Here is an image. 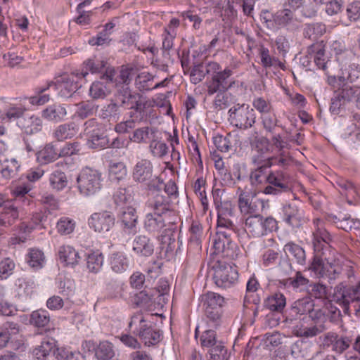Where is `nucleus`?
Returning <instances> with one entry per match:
<instances>
[{
	"label": "nucleus",
	"mask_w": 360,
	"mask_h": 360,
	"mask_svg": "<svg viewBox=\"0 0 360 360\" xmlns=\"http://www.w3.org/2000/svg\"><path fill=\"white\" fill-rule=\"evenodd\" d=\"M316 226L313 232V247L315 255L309 269L320 277H327L329 280H335L343 272L347 271V276L352 274V267L345 264L343 258L333 259L330 255L333 250L330 243L333 238L329 232L323 227L320 219L314 220Z\"/></svg>",
	"instance_id": "obj_1"
},
{
	"label": "nucleus",
	"mask_w": 360,
	"mask_h": 360,
	"mask_svg": "<svg viewBox=\"0 0 360 360\" xmlns=\"http://www.w3.org/2000/svg\"><path fill=\"white\" fill-rule=\"evenodd\" d=\"M231 75V70L225 69L224 72L216 75L212 80L207 82L208 94H217L214 101L216 109L226 108L236 101V96L233 95L231 91L236 87L238 88L239 84L235 80L229 79Z\"/></svg>",
	"instance_id": "obj_2"
},
{
	"label": "nucleus",
	"mask_w": 360,
	"mask_h": 360,
	"mask_svg": "<svg viewBox=\"0 0 360 360\" xmlns=\"http://www.w3.org/2000/svg\"><path fill=\"white\" fill-rule=\"evenodd\" d=\"M150 314L139 311L133 314L129 323V328L148 347L155 345L162 338L161 331L153 326Z\"/></svg>",
	"instance_id": "obj_3"
},
{
	"label": "nucleus",
	"mask_w": 360,
	"mask_h": 360,
	"mask_svg": "<svg viewBox=\"0 0 360 360\" xmlns=\"http://www.w3.org/2000/svg\"><path fill=\"white\" fill-rule=\"evenodd\" d=\"M116 101L121 108L131 110L130 117H135L139 121L146 118L148 109L150 107V103L146 97L127 89L121 90L116 95Z\"/></svg>",
	"instance_id": "obj_4"
},
{
	"label": "nucleus",
	"mask_w": 360,
	"mask_h": 360,
	"mask_svg": "<svg viewBox=\"0 0 360 360\" xmlns=\"http://www.w3.org/2000/svg\"><path fill=\"white\" fill-rule=\"evenodd\" d=\"M207 276H212L218 287L227 288L237 283L238 273L236 266L217 259L208 263Z\"/></svg>",
	"instance_id": "obj_5"
},
{
	"label": "nucleus",
	"mask_w": 360,
	"mask_h": 360,
	"mask_svg": "<svg viewBox=\"0 0 360 360\" xmlns=\"http://www.w3.org/2000/svg\"><path fill=\"white\" fill-rule=\"evenodd\" d=\"M158 184L155 182L148 184L149 193L147 201L148 207L153 210L152 213H158L162 216L174 217V212L171 208L169 197L162 195L161 186L163 184L160 179H156Z\"/></svg>",
	"instance_id": "obj_6"
},
{
	"label": "nucleus",
	"mask_w": 360,
	"mask_h": 360,
	"mask_svg": "<svg viewBox=\"0 0 360 360\" xmlns=\"http://www.w3.org/2000/svg\"><path fill=\"white\" fill-rule=\"evenodd\" d=\"M277 228V221L271 217L264 218L260 214H254L245 219L244 229L248 235L254 238L266 235Z\"/></svg>",
	"instance_id": "obj_7"
},
{
	"label": "nucleus",
	"mask_w": 360,
	"mask_h": 360,
	"mask_svg": "<svg viewBox=\"0 0 360 360\" xmlns=\"http://www.w3.org/2000/svg\"><path fill=\"white\" fill-rule=\"evenodd\" d=\"M52 352L58 360H86L85 356L78 351L57 349L56 353L55 345L52 340L42 341L41 345L34 349L33 354L35 360H46Z\"/></svg>",
	"instance_id": "obj_8"
},
{
	"label": "nucleus",
	"mask_w": 360,
	"mask_h": 360,
	"mask_svg": "<svg viewBox=\"0 0 360 360\" xmlns=\"http://www.w3.org/2000/svg\"><path fill=\"white\" fill-rule=\"evenodd\" d=\"M102 173L91 167H85L77 179L81 194L89 196L95 194L101 188Z\"/></svg>",
	"instance_id": "obj_9"
},
{
	"label": "nucleus",
	"mask_w": 360,
	"mask_h": 360,
	"mask_svg": "<svg viewBox=\"0 0 360 360\" xmlns=\"http://www.w3.org/2000/svg\"><path fill=\"white\" fill-rule=\"evenodd\" d=\"M267 185L264 193L277 195L291 190L290 178L284 170L269 171Z\"/></svg>",
	"instance_id": "obj_10"
},
{
	"label": "nucleus",
	"mask_w": 360,
	"mask_h": 360,
	"mask_svg": "<svg viewBox=\"0 0 360 360\" xmlns=\"http://www.w3.org/2000/svg\"><path fill=\"white\" fill-rule=\"evenodd\" d=\"M229 112L231 123L238 128L248 129L255 122V110L247 105L234 106L229 110Z\"/></svg>",
	"instance_id": "obj_11"
},
{
	"label": "nucleus",
	"mask_w": 360,
	"mask_h": 360,
	"mask_svg": "<svg viewBox=\"0 0 360 360\" xmlns=\"http://www.w3.org/2000/svg\"><path fill=\"white\" fill-rule=\"evenodd\" d=\"M77 70L71 74H64L58 77L55 82L51 81L52 87L58 91V95L63 98H69L79 88L78 80L81 79Z\"/></svg>",
	"instance_id": "obj_12"
},
{
	"label": "nucleus",
	"mask_w": 360,
	"mask_h": 360,
	"mask_svg": "<svg viewBox=\"0 0 360 360\" xmlns=\"http://www.w3.org/2000/svg\"><path fill=\"white\" fill-rule=\"evenodd\" d=\"M173 217L162 216L158 213H148L144 220V229L152 234H158L162 231H170L171 226L174 223Z\"/></svg>",
	"instance_id": "obj_13"
},
{
	"label": "nucleus",
	"mask_w": 360,
	"mask_h": 360,
	"mask_svg": "<svg viewBox=\"0 0 360 360\" xmlns=\"http://www.w3.org/2000/svg\"><path fill=\"white\" fill-rule=\"evenodd\" d=\"M328 83L335 89V92L346 103L350 102L354 97L357 98L359 87L349 84L346 82L345 75L338 77H328Z\"/></svg>",
	"instance_id": "obj_14"
},
{
	"label": "nucleus",
	"mask_w": 360,
	"mask_h": 360,
	"mask_svg": "<svg viewBox=\"0 0 360 360\" xmlns=\"http://www.w3.org/2000/svg\"><path fill=\"white\" fill-rule=\"evenodd\" d=\"M282 212L283 221L292 229H298L307 221L304 210L296 202L283 205Z\"/></svg>",
	"instance_id": "obj_15"
},
{
	"label": "nucleus",
	"mask_w": 360,
	"mask_h": 360,
	"mask_svg": "<svg viewBox=\"0 0 360 360\" xmlns=\"http://www.w3.org/2000/svg\"><path fill=\"white\" fill-rule=\"evenodd\" d=\"M224 302V297L216 292H208L205 295L204 312L207 318L212 321L214 325H217V322L220 319L221 308Z\"/></svg>",
	"instance_id": "obj_16"
},
{
	"label": "nucleus",
	"mask_w": 360,
	"mask_h": 360,
	"mask_svg": "<svg viewBox=\"0 0 360 360\" xmlns=\"http://www.w3.org/2000/svg\"><path fill=\"white\" fill-rule=\"evenodd\" d=\"M224 351V347L221 342L217 340L214 330L204 332V352H206L207 360H221Z\"/></svg>",
	"instance_id": "obj_17"
},
{
	"label": "nucleus",
	"mask_w": 360,
	"mask_h": 360,
	"mask_svg": "<svg viewBox=\"0 0 360 360\" xmlns=\"http://www.w3.org/2000/svg\"><path fill=\"white\" fill-rule=\"evenodd\" d=\"M115 221L114 214L108 211L94 212L88 219L89 227L99 233L110 231L115 225Z\"/></svg>",
	"instance_id": "obj_18"
},
{
	"label": "nucleus",
	"mask_w": 360,
	"mask_h": 360,
	"mask_svg": "<svg viewBox=\"0 0 360 360\" xmlns=\"http://www.w3.org/2000/svg\"><path fill=\"white\" fill-rule=\"evenodd\" d=\"M275 31L281 28L294 31L299 27L300 21L292 10L283 6V8L276 12L274 19Z\"/></svg>",
	"instance_id": "obj_19"
},
{
	"label": "nucleus",
	"mask_w": 360,
	"mask_h": 360,
	"mask_svg": "<svg viewBox=\"0 0 360 360\" xmlns=\"http://www.w3.org/2000/svg\"><path fill=\"white\" fill-rule=\"evenodd\" d=\"M137 220L138 216L134 207L131 205L121 207L118 214V221L124 233L129 235L136 233Z\"/></svg>",
	"instance_id": "obj_20"
},
{
	"label": "nucleus",
	"mask_w": 360,
	"mask_h": 360,
	"mask_svg": "<svg viewBox=\"0 0 360 360\" xmlns=\"http://www.w3.org/2000/svg\"><path fill=\"white\" fill-rule=\"evenodd\" d=\"M238 198V205L240 212L244 214H259V210L264 207V202L262 200L254 197L250 198V193L243 191L240 188Z\"/></svg>",
	"instance_id": "obj_21"
},
{
	"label": "nucleus",
	"mask_w": 360,
	"mask_h": 360,
	"mask_svg": "<svg viewBox=\"0 0 360 360\" xmlns=\"http://www.w3.org/2000/svg\"><path fill=\"white\" fill-rule=\"evenodd\" d=\"M271 166L272 163L270 160H264L262 165H259L256 169H252L250 174V184L255 187L258 191L263 193L269 179V171L268 169Z\"/></svg>",
	"instance_id": "obj_22"
},
{
	"label": "nucleus",
	"mask_w": 360,
	"mask_h": 360,
	"mask_svg": "<svg viewBox=\"0 0 360 360\" xmlns=\"http://www.w3.org/2000/svg\"><path fill=\"white\" fill-rule=\"evenodd\" d=\"M18 216L17 207L8 202L4 195L0 193V226H10Z\"/></svg>",
	"instance_id": "obj_23"
},
{
	"label": "nucleus",
	"mask_w": 360,
	"mask_h": 360,
	"mask_svg": "<svg viewBox=\"0 0 360 360\" xmlns=\"http://www.w3.org/2000/svg\"><path fill=\"white\" fill-rule=\"evenodd\" d=\"M153 172L152 162L149 160L141 159L134 167L132 177L136 182L143 183L152 179Z\"/></svg>",
	"instance_id": "obj_24"
},
{
	"label": "nucleus",
	"mask_w": 360,
	"mask_h": 360,
	"mask_svg": "<svg viewBox=\"0 0 360 360\" xmlns=\"http://www.w3.org/2000/svg\"><path fill=\"white\" fill-rule=\"evenodd\" d=\"M105 65L106 62L102 57L94 56L84 61L82 69L77 70V74L82 78H85L89 72H102L105 69Z\"/></svg>",
	"instance_id": "obj_25"
},
{
	"label": "nucleus",
	"mask_w": 360,
	"mask_h": 360,
	"mask_svg": "<svg viewBox=\"0 0 360 360\" xmlns=\"http://www.w3.org/2000/svg\"><path fill=\"white\" fill-rule=\"evenodd\" d=\"M334 295L338 301H341L345 307V312L347 313L349 310V304L351 302H359L360 297L357 296L354 286L347 287L342 283L335 286Z\"/></svg>",
	"instance_id": "obj_26"
},
{
	"label": "nucleus",
	"mask_w": 360,
	"mask_h": 360,
	"mask_svg": "<svg viewBox=\"0 0 360 360\" xmlns=\"http://www.w3.org/2000/svg\"><path fill=\"white\" fill-rule=\"evenodd\" d=\"M309 53L314 55V60L316 66L324 71L327 70L330 62L326 54V44L323 41H319L309 47Z\"/></svg>",
	"instance_id": "obj_27"
},
{
	"label": "nucleus",
	"mask_w": 360,
	"mask_h": 360,
	"mask_svg": "<svg viewBox=\"0 0 360 360\" xmlns=\"http://www.w3.org/2000/svg\"><path fill=\"white\" fill-rule=\"evenodd\" d=\"M66 108L61 104L50 105L41 111V117L49 122L58 123L65 120Z\"/></svg>",
	"instance_id": "obj_28"
},
{
	"label": "nucleus",
	"mask_w": 360,
	"mask_h": 360,
	"mask_svg": "<svg viewBox=\"0 0 360 360\" xmlns=\"http://www.w3.org/2000/svg\"><path fill=\"white\" fill-rule=\"evenodd\" d=\"M18 127L27 134H33L41 131L42 121L34 115H25L18 122Z\"/></svg>",
	"instance_id": "obj_29"
},
{
	"label": "nucleus",
	"mask_w": 360,
	"mask_h": 360,
	"mask_svg": "<svg viewBox=\"0 0 360 360\" xmlns=\"http://www.w3.org/2000/svg\"><path fill=\"white\" fill-rule=\"evenodd\" d=\"M78 130V127L74 122L61 124L53 129V137L58 141H63L75 136Z\"/></svg>",
	"instance_id": "obj_30"
},
{
	"label": "nucleus",
	"mask_w": 360,
	"mask_h": 360,
	"mask_svg": "<svg viewBox=\"0 0 360 360\" xmlns=\"http://www.w3.org/2000/svg\"><path fill=\"white\" fill-rule=\"evenodd\" d=\"M283 251L290 261L302 266L306 264L305 251L300 245L288 242L284 245Z\"/></svg>",
	"instance_id": "obj_31"
},
{
	"label": "nucleus",
	"mask_w": 360,
	"mask_h": 360,
	"mask_svg": "<svg viewBox=\"0 0 360 360\" xmlns=\"http://www.w3.org/2000/svg\"><path fill=\"white\" fill-rule=\"evenodd\" d=\"M47 215L41 212H37L32 214L28 223L22 222L20 226V231L24 233H30L35 229H44V223L46 221Z\"/></svg>",
	"instance_id": "obj_32"
},
{
	"label": "nucleus",
	"mask_w": 360,
	"mask_h": 360,
	"mask_svg": "<svg viewBox=\"0 0 360 360\" xmlns=\"http://www.w3.org/2000/svg\"><path fill=\"white\" fill-rule=\"evenodd\" d=\"M58 256L61 262L65 266H75L78 264L81 257L74 248L70 245H62L58 250Z\"/></svg>",
	"instance_id": "obj_33"
},
{
	"label": "nucleus",
	"mask_w": 360,
	"mask_h": 360,
	"mask_svg": "<svg viewBox=\"0 0 360 360\" xmlns=\"http://www.w3.org/2000/svg\"><path fill=\"white\" fill-rule=\"evenodd\" d=\"M58 158H59L58 150L52 143L46 144L37 153V160L41 165L49 164Z\"/></svg>",
	"instance_id": "obj_34"
},
{
	"label": "nucleus",
	"mask_w": 360,
	"mask_h": 360,
	"mask_svg": "<svg viewBox=\"0 0 360 360\" xmlns=\"http://www.w3.org/2000/svg\"><path fill=\"white\" fill-rule=\"evenodd\" d=\"M133 250L139 255L148 257L153 252V245L148 237L139 236L134 240Z\"/></svg>",
	"instance_id": "obj_35"
},
{
	"label": "nucleus",
	"mask_w": 360,
	"mask_h": 360,
	"mask_svg": "<svg viewBox=\"0 0 360 360\" xmlns=\"http://www.w3.org/2000/svg\"><path fill=\"white\" fill-rule=\"evenodd\" d=\"M103 255L98 250L90 251L86 254V268L89 272L97 274L103 265Z\"/></svg>",
	"instance_id": "obj_36"
},
{
	"label": "nucleus",
	"mask_w": 360,
	"mask_h": 360,
	"mask_svg": "<svg viewBox=\"0 0 360 360\" xmlns=\"http://www.w3.org/2000/svg\"><path fill=\"white\" fill-rule=\"evenodd\" d=\"M286 305V299L281 292L269 295L264 301V306L271 311L282 312Z\"/></svg>",
	"instance_id": "obj_37"
},
{
	"label": "nucleus",
	"mask_w": 360,
	"mask_h": 360,
	"mask_svg": "<svg viewBox=\"0 0 360 360\" xmlns=\"http://www.w3.org/2000/svg\"><path fill=\"white\" fill-rule=\"evenodd\" d=\"M122 113V108L119 103L111 101L110 103L103 106L100 111V117L103 119L117 121Z\"/></svg>",
	"instance_id": "obj_38"
},
{
	"label": "nucleus",
	"mask_w": 360,
	"mask_h": 360,
	"mask_svg": "<svg viewBox=\"0 0 360 360\" xmlns=\"http://www.w3.org/2000/svg\"><path fill=\"white\" fill-rule=\"evenodd\" d=\"M127 169L122 162L111 161L108 166V176L112 181L119 182L127 176Z\"/></svg>",
	"instance_id": "obj_39"
},
{
	"label": "nucleus",
	"mask_w": 360,
	"mask_h": 360,
	"mask_svg": "<svg viewBox=\"0 0 360 360\" xmlns=\"http://www.w3.org/2000/svg\"><path fill=\"white\" fill-rule=\"evenodd\" d=\"M314 307V302L309 297H304L295 301L291 308L290 316L304 315L309 314Z\"/></svg>",
	"instance_id": "obj_40"
},
{
	"label": "nucleus",
	"mask_w": 360,
	"mask_h": 360,
	"mask_svg": "<svg viewBox=\"0 0 360 360\" xmlns=\"http://www.w3.org/2000/svg\"><path fill=\"white\" fill-rule=\"evenodd\" d=\"M110 264L114 272L120 274L125 271L128 268L129 260L124 253L115 252L111 255Z\"/></svg>",
	"instance_id": "obj_41"
},
{
	"label": "nucleus",
	"mask_w": 360,
	"mask_h": 360,
	"mask_svg": "<svg viewBox=\"0 0 360 360\" xmlns=\"http://www.w3.org/2000/svg\"><path fill=\"white\" fill-rule=\"evenodd\" d=\"M231 236L224 237L222 234H219V231H217L216 235L213 236L212 239V247L210 250H213V252L211 255H218L219 253H224L226 251V245L231 244Z\"/></svg>",
	"instance_id": "obj_42"
},
{
	"label": "nucleus",
	"mask_w": 360,
	"mask_h": 360,
	"mask_svg": "<svg viewBox=\"0 0 360 360\" xmlns=\"http://www.w3.org/2000/svg\"><path fill=\"white\" fill-rule=\"evenodd\" d=\"M52 83L48 82L46 85L36 89V95L30 98V103L32 105H41L48 103L50 100V95L46 91L52 87Z\"/></svg>",
	"instance_id": "obj_43"
},
{
	"label": "nucleus",
	"mask_w": 360,
	"mask_h": 360,
	"mask_svg": "<svg viewBox=\"0 0 360 360\" xmlns=\"http://www.w3.org/2000/svg\"><path fill=\"white\" fill-rule=\"evenodd\" d=\"M30 191V186L23 184L15 187L12 191V194L15 197V202H21L24 205H29L32 200V196L28 194Z\"/></svg>",
	"instance_id": "obj_44"
},
{
	"label": "nucleus",
	"mask_w": 360,
	"mask_h": 360,
	"mask_svg": "<svg viewBox=\"0 0 360 360\" xmlns=\"http://www.w3.org/2000/svg\"><path fill=\"white\" fill-rule=\"evenodd\" d=\"M49 181L51 187L57 191L63 190L68 185L66 174L59 170L53 172L49 176Z\"/></svg>",
	"instance_id": "obj_45"
},
{
	"label": "nucleus",
	"mask_w": 360,
	"mask_h": 360,
	"mask_svg": "<svg viewBox=\"0 0 360 360\" xmlns=\"http://www.w3.org/2000/svg\"><path fill=\"white\" fill-rule=\"evenodd\" d=\"M236 226L229 219L223 217L222 214L218 212L217 214V231L223 236H231L235 232Z\"/></svg>",
	"instance_id": "obj_46"
},
{
	"label": "nucleus",
	"mask_w": 360,
	"mask_h": 360,
	"mask_svg": "<svg viewBox=\"0 0 360 360\" xmlns=\"http://www.w3.org/2000/svg\"><path fill=\"white\" fill-rule=\"evenodd\" d=\"M155 77L149 72H143L139 74L135 79V86L140 91L152 90V85Z\"/></svg>",
	"instance_id": "obj_47"
},
{
	"label": "nucleus",
	"mask_w": 360,
	"mask_h": 360,
	"mask_svg": "<svg viewBox=\"0 0 360 360\" xmlns=\"http://www.w3.org/2000/svg\"><path fill=\"white\" fill-rule=\"evenodd\" d=\"M326 31V25L321 22L307 24L304 30V35L305 37L316 40L323 35Z\"/></svg>",
	"instance_id": "obj_48"
},
{
	"label": "nucleus",
	"mask_w": 360,
	"mask_h": 360,
	"mask_svg": "<svg viewBox=\"0 0 360 360\" xmlns=\"http://www.w3.org/2000/svg\"><path fill=\"white\" fill-rule=\"evenodd\" d=\"M95 355L98 360H110L115 356L113 345L108 342H100L96 349Z\"/></svg>",
	"instance_id": "obj_49"
},
{
	"label": "nucleus",
	"mask_w": 360,
	"mask_h": 360,
	"mask_svg": "<svg viewBox=\"0 0 360 360\" xmlns=\"http://www.w3.org/2000/svg\"><path fill=\"white\" fill-rule=\"evenodd\" d=\"M156 129L155 128L149 127H140L134 130L132 136L130 137V140L136 143H146L149 139V134L154 135Z\"/></svg>",
	"instance_id": "obj_50"
},
{
	"label": "nucleus",
	"mask_w": 360,
	"mask_h": 360,
	"mask_svg": "<svg viewBox=\"0 0 360 360\" xmlns=\"http://www.w3.org/2000/svg\"><path fill=\"white\" fill-rule=\"evenodd\" d=\"M115 203L121 207L130 205L133 196L129 189L126 188H118L113 195Z\"/></svg>",
	"instance_id": "obj_51"
},
{
	"label": "nucleus",
	"mask_w": 360,
	"mask_h": 360,
	"mask_svg": "<svg viewBox=\"0 0 360 360\" xmlns=\"http://www.w3.org/2000/svg\"><path fill=\"white\" fill-rule=\"evenodd\" d=\"M50 321L49 314L46 310L39 309L32 311L30 315V322L36 327L43 328Z\"/></svg>",
	"instance_id": "obj_52"
},
{
	"label": "nucleus",
	"mask_w": 360,
	"mask_h": 360,
	"mask_svg": "<svg viewBox=\"0 0 360 360\" xmlns=\"http://www.w3.org/2000/svg\"><path fill=\"white\" fill-rule=\"evenodd\" d=\"M110 91L106 84L100 81L93 82L89 88V96L94 99L105 98Z\"/></svg>",
	"instance_id": "obj_53"
},
{
	"label": "nucleus",
	"mask_w": 360,
	"mask_h": 360,
	"mask_svg": "<svg viewBox=\"0 0 360 360\" xmlns=\"http://www.w3.org/2000/svg\"><path fill=\"white\" fill-rule=\"evenodd\" d=\"M106 297L108 299H117L123 296L124 285L117 280L108 282L106 285Z\"/></svg>",
	"instance_id": "obj_54"
},
{
	"label": "nucleus",
	"mask_w": 360,
	"mask_h": 360,
	"mask_svg": "<svg viewBox=\"0 0 360 360\" xmlns=\"http://www.w3.org/2000/svg\"><path fill=\"white\" fill-rule=\"evenodd\" d=\"M161 252H164L165 256L170 259L174 256V250L176 248V240L174 237L170 236H161Z\"/></svg>",
	"instance_id": "obj_55"
},
{
	"label": "nucleus",
	"mask_w": 360,
	"mask_h": 360,
	"mask_svg": "<svg viewBox=\"0 0 360 360\" xmlns=\"http://www.w3.org/2000/svg\"><path fill=\"white\" fill-rule=\"evenodd\" d=\"M26 260L32 268L38 269L41 268L44 264V255L42 251L38 249H32L27 254Z\"/></svg>",
	"instance_id": "obj_56"
},
{
	"label": "nucleus",
	"mask_w": 360,
	"mask_h": 360,
	"mask_svg": "<svg viewBox=\"0 0 360 360\" xmlns=\"http://www.w3.org/2000/svg\"><path fill=\"white\" fill-rule=\"evenodd\" d=\"M266 160H270L273 165H278L282 167L284 170L290 166L292 161V157L289 152H280L277 156H273L267 158Z\"/></svg>",
	"instance_id": "obj_57"
},
{
	"label": "nucleus",
	"mask_w": 360,
	"mask_h": 360,
	"mask_svg": "<svg viewBox=\"0 0 360 360\" xmlns=\"http://www.w3.org/2000/svg\"><path fill=\"white\" fill-rule=\"evenodd\" d=\"M87 136L89 138L91 146L94 148H104L108 146L107 136L103 133H101L99 129L94 130Z\"/></svg>",
	"instance_id": "obj_58"
},
{
	"label": "nucleus",
	"mask_w": 360,
	"mask_h": 360,
	"mask_svg": "<svg viewBox=\"0 0 360 360\" xmlns=\"http://www.w3.org/2000/svg\"><path fill=\"white\" fill-rule=\"evenodd\" d=\"M20 169V165L15 159H11V160H6L5 165L1 170V175L4 178L9 179L15 177L18 172Z\"/></svg>",
	"instance_id": "obj_59"
},
{
	"label": "nucleus",
	"mask_w": 360,
	"mask_h": 360,
	"mask_svg": "<svg viewBox=\"0 0 360 360\" xmlns=\"http://www.w3.org/2000/svg\"><path fill=\"white\" fill-rule=\"evenodd\" d=\"M168 146L164 142L158 141L154 138L149 144V150L153 156L162 158L168 153Z\"/></svg>",
	"instance_id": "obj_60"
},
{
	"label": "nucleus",
	"mask_w": 360,
	"mask_h": 360,
	"mask_svg": "<svg viewBox=\"0 0 360 360\" xmlns=\"http://www.w3.org/2000/svg\"><path fill=\"white\" fill-rule=\"evenodd\" d=\"M326 329L327 327L326 326L312 323L311 325H308L307 328H302V331H300L297 337L302 338H311L321 334Z\"/></svg>",
	"instance_id": "obj_61"
},
{
	"label": "nucleus",
	"mask_w": 360,
	"mask_h": 360,
	"mask_svg": "<svg viewBox=\"0 0 360 360\" xmlns=\"http://www.w3.org/2000/svg\"><path fill=\"white\" fill-rule=\"evenodd\" d=\"M25 108L22 105H10L6 109V112L2 114L1 117L4 120H6L8 122L15 120L17 119L22 118Z\"/></svg>",
	"instance_id": "obj_62"
},
{
	"label": "nucleus",
	"mask_w": 360,
	"mask_h": 360,
	"mask_svg": "<svg viewBox=\"0 0 360 360\" xmlns=\"http://www.w3.org/2000/svg\"><path fill=\"white\" fill-rule=\"evenodd\" d=\"M81 150V145L77 141L66 143L63 146L58 152L59 158L70 157L79 154Z\"/></svg>",
	"instance_id": "obj_63"
},
{
	"label": "nucleus",
	"mask_w": 360,
	"mask_h": 360,
	"mask_svg": "<svg viewBox=\"0 0 360 360\" xmlns=\"http://www.w3.org/2000/svg\"><path fill=\"white\" fill-rule=\"evenodd\" d=\"M75 222L68 217H61L57 224L58 232L61 235H68L73 232Z\"/></svg>",
	"instance_id": "obj_64"
}]
</instances>
